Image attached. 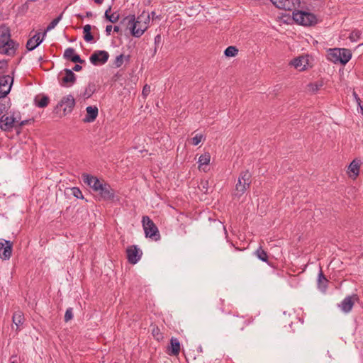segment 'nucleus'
I'll list each match as a JSON object with an SVG mask.
<instances>
[{
  "mask_svg": "<svg viewBox=\"0 0 363 363\" xmlns=\"http://www.w3.org/2000/svg\"><path fill=\"white\" fill-rule=\"evenodd\" d=\"M82 178L84 182L89 186L94 192L97 193L99 201L113 200L115 191L108 183L88 174H83Z\"/></svg>",
  "mask_w": 363,
  "mask_h": 363,
  "instance_id": "nucleus-1",
  "label": "nucleus"
},
{
  "mask_svg": "<svg viewBox=\"0 0 363 363\" xmlns=\"http://www.w3.org/2000/svg\"><path fill=\"white\" fill-rule=\"evenodd\" d=\"M150 21V14L143 11L135 18V15L125 17L123 22H125L130 30L131 34L135 38H140L148 28Z\"/></svg>",
  "mask_w": 363,
  "mask_h": 363,
  "instance_id": "nucleus-2",
  "label": "nucleus"
},
{
  "mask_svg": "<svg viewBox=\"0 0 363 363\" xmlns=\"http://www.w3.org/2000/svg\"><path fill=\"white\" fill-rule=\"evenodd\" d=\"M18 44L11 39L10 29L6 26H0V53L13 56Z\"/></svg>",
  "mask_w": 363,
  "mask_h": 363,
  "instance_id": "nucleus-3",
  "label": "nucleus"
},
{
  "mask_svg": "<svg viewBox=\"0 0 363 363\" xmlns=\"http://www.w3.org/2000/svg\"><path fill=\"white\" fill-rule=\"evenodd\" d=\"M293 18L298 24L305 26H313L317 23L315 15L304 11H294L293 12Z\"/></svg>",
  "mask_w": 363,
  "mask_h": 363,
  "instance_id": "nucleus-4",
  "label": "nucleus"
},
{
  "mask_svg": "<svg viewBox=\"0 0 363 363\" xmlns=\"http://www.w3.org/2000/svg\"><path fill=\"white\" fill-rule=\"evenodd\" d=\"M142 223L146 238H150L155 241L160 239L157 227L148 216H145L143 217Z\"/></svg>",
  "mask_w": 363,
  "mask_h": 363,
  "instance_id": "nucleus-5",
  "label": "nucleus"
},
{
  "mask_svg": "<svg viewBox=\"0 0 363 363\" xmlns=\"http://www.w3.org/2000/svg\"><path fill=\"white\" fill-rule=\"evenodd\" d=\"M251 184V174L248 171L242 172L235 185V195L240 196L250 187Z\"/></svg>",
  "mask_w": 363,
  "mask_h": 363,
  "instance_id": "nucleus-6",
  "label": "nucleus"
},
{
  "mask_svg": "<svg viewBox=\"0 0 363 363\" xmlns=\"http://www.w3.org/2000/svg\"><path fill=\"white\" fill-rule=\"evenodd\" d=\"M109 54L105 50H96L90 56L89 60L94 65H104L108 60Z\"/></svg>",
  "mask_w": 363,
  "mask_h": 363,
  "instance_id": "nucleus-7",
  "label": "nucleus"
},
{
  "mask_svg": "<svg viewBox=\"0 0 363 363\" xmlns=\"http://www.w3.org/2000/svg\"><path fill=\"white\" fill-rule=\"evenodd\" d=\"M128 261L133 264H135L140 259L143 252L137 245H130L126 250Z\"/></svg>",
  "mask_w": 363,
  "mask_h": 363,
  "instance_id": "nucleus-8",
  "label": "nucleus"
},
{
  "mask_svg": "<svg viewBox=\"0 0 363 363\" xmlns=\"http://www.w3.org/2000/svg\"><path fill=\"white\" fill-rule=\"evenodd\" d=\"M13 79L9 75L0 76V96H6L10 92Z\"/></svg>",
  "mask_w": 363,
  "mask_h": 363,
  "instance_id": "nucleus-9",
  "label": "nucleus"
},
{
  "mask_svg": "<svg viewBox=\"0 0 363 363\" xmlns=\"http://www.w3.org/2000/svg\"><path fill=\"white\" fill-rule=\"evenodd\" d=\"M75 105V100L72 95H67L63 97L61 101L57 105L56 108H62L64 114L66 115L72 112L74 106Z\"/></svg>",
  "mask_w": 363,
  "mask_h": 363,
  "instance_id": "nucleus-10",
  "label": "nucleus"
},
{
  "mask_svg": "<svg viewBox=\"0 0 363 363\" xmlns=\"http://www.w3.org/2000/svg\"><path fill=\"white\" fill-rule=\"evenodd\" d=\"M13 243L9 240L0 238V258L9 259L12 254Z\"/></svg>",
  "mask_w": 363,
  "mask_h": 363,
  "instance_id": "nucleus-11",
  "label": "nucleus"
},
{
  "mask_svg": "<svg viewBox=\"0 0 363 363\" xmlns=\"http://www.w3.org/2000/svg\"><path fill=\"white\" fill-rule=\"evenodd\" d=\"M65 75L59 79L60 84L62 86L69 87L72 86L76 80L77 77L72 70L65 68L64 69Z\"/></svg>",
  "mask_w": 363,
  "mask_h": 363,
  "instance_id": "nucleus-12",
  "label": "nucleus"
},
{
  "mask_svg": "<svg viewBox=\"0 0 363 363\" xmlns=\"http://www.w3.org/2000/svg\"><path fill=\"white\" fill-rule=\"evenodd\" d=\"M16 118L13 115L6 116L3 114L0 118V129L3 131H10L15 127Z\"/></svg>",
  "mask_w": 363,
  "mask_h": 363,
  "instance_id": "nucleus-13",
  "label": "nucleus"
},
{
  "mask_svg": "<svg viewBox=\"0 0 363 363\" xmlns=\"http://www.w3.org/2000/svg\"><path fill=\"white\" fill-rule=\"evenodd\" d=\"M362 162L360 160L354 159L353 160L348 167L347 173L350 178L354 179L359 175V168L361 166Z\"/></svg>",
  "mask_w": 363,
  "mask_h": 363,
  "instance_id": "nucleus-14",
  "label": "nucleus"
},
{
  "mask_svg": "<svg viewBox=\"0 0 363 363\" xmlns=\"http://www.w3.org/2000/svg\"><path fill=\"white\" fill-rule=\"evenodd\" d=\"M354 298L355 296H346L338 305V306L344 313H347L350 312L353 308V306L354 304Z\"/></svg>",
  "mask_w": 363,
  "mask_h": 363,
  "instance_id": "nucleus-15",
  "label": "nucleus"
},
{
  "mask_svg": "<svg viewBox=\"0 0 363 363\" xmlns=\"http://www.w3.org/2000/svg\"><path fill=\"white\" fill-rule=\"evenodd\" d=\"M40 33H37L27 41L26 48L28 50H33L43 42L45 36L43 35V38H40Z\"/></svg>",
  "mask_w": 363,
  "mask_h": 363,
  "instance_id": "nucleus-16",
  "label": "nucleus"
},
{
  "mask_svg": "<svg viewBox=\"0 0 363 363\" xmlns=\"http://www.w3.org/2000/svg\"><path fill=\"white\" fill-rule=\"evenodd\" d=\"M270 1L277 8L286 11H291L294 6L293 0H270Z\"/></svg>",
  "mask_w": 363,
  "mask_h": 363,
  "instance_id": "nucleus-17",
  "label": "nucleus"
},
{
  "mask_svg": "<svg viewBox=\"0 0 363 363\" xmlns=\"http://www.w3.org/2000/svg\"><path fill=\"white\" fill-rule=\"evenodd\" d=\"M290 65L299 71H303L306 69L308 60L305 57L299 56L292 60Z\"/></svg>",
  "mask_w": 363,
  "mask_h": 363,
  "instance_id": "nucleus-18",
  "label": "nucleus"
},
{
  "mask_svg": "<svg viewBox=\"0 0 363 363\" xmlns=\"http://www.w3.org/2000/svg\"><path fill=\"white\" fill-rule=\"evenodd\" d=\"M86 111V115L83 121L85 123L93 122L98 116V108L96 106H87Z\"/></svg>",
  "mask_w": 363,
  "mask_h": 363,
  "instance_id": "nucleus-19",
  "label": "nucleus"
},
{
  "mask_svg": "<svg viewBox=\"0 0 363 363\" xmlns=\"http://www.w3.org/2000/svg\"><path fill=\"white\" fill-rule=\"evenodd\" d=\"M180 351V342L175 338L172 337L170 340V345L168 347V354L170 355H178Z\"/></svg>",
  "mask_w": 363,
  "mask_h": 363,
  "instance_id": "nucleus-20",
  "label": "nucleus"
},
{
  "mask_svg": "<svg viewBox=\"0 0 363 363\" xmlns=\"http://www.w3.org/2000/svg\"><path fill=\"white\" fill-rule=\"evenodd\" d=\"M340 48H330L328 50L327 59L333 63H340Z\"/></svg>",
  "mask_w": 363,
  "mask_h": 363,
  "instance_id": "nucleus-21",
  "label": "nucleus"
},
{
  "mask_svg": "<svg viewBox=\"0 0 363 363\" xmlns=\"http://www.w3.org/2000/svg\"><path fill=\"white\" fill-rule=\"evenodd\" d=\"M352 57V52L349 49L340 48V63L345 65H346Z\"/></svg>",
  "mask_w": 363,
  "mask_h": 363,
  "instance_id": "nucleus-22",
  "label": "nucleus"
},
{
  "mask_svg": "<svg viewBox=\"0 0 363 363\" xmlns=\"http://www.w3.org/2000/svg\"><path fill=\"white\" fill-rule=\"evenodd\" d=\"M12 321L17 327L16 330H18L19 326L22 325L25 321V318L23 312L20 311L14 312L12 316Z\"/></svg>",
  "mask_w": 363,
  "mask_h": 363,
  "instance_id": "nucleus-23",
  "label": "nucleus"
},
{
  "mask_svg": "<svg viewBox=\"0 0 363 363\" xmlns=\"http://www.w3.org/2000/svg\"><path fill=\"white\" fill-rule=\"evenodd\" d=\"M49 100V97L45 95H37L34 99V103L39 108H45L48 105Z\"/></svg>",
  "mask_w": 363,
  "mask_h": 363,
  "instance_id": "nucleus-24",
  "label": "nucleus"
},
{
  "mask_svg": "<svg viewBox=\"0 0 363 363\" xmlns=\"http://www.w3.org/2000/svg\"><path fill=\"white\" fill-rule=\"evenodd\" d=\"M328 281V279H326L322 269H320V272L318 273V280H317V284H318V288L321 290H325L327 287Z\"/></svg>",
  "mask_w": 363,
  "mask_h": 363,
  "instance_id": "nucleus-25",
  "label": "nucleus"
},
{
  "mask_svg": "<svg viewBox=\"0 0 363 363\" xmlns=\"http://www.w3.org/2000/svg\"><path fill=\"white\" fill-rule=\"evenodd\" d=\"M11 107L10 99L6 98V96H0V108L3 113H8V111Z\"/></svg>",
  "mask_w": 363,
  "mask_h": 363,
  "instance_id": "nucleus-26",
  "label": "nucleus"
},
{
  "mask_svg": "<svg viewBox=\"0 0 363 363\" xmlns=\"http://www.w3.org/2000/svg\"><path fill=\"white\" fill-rule=\"evenodd\" d=\"M130 59V55L125 56L123 54H121L116 57V59L113 62V65L116 68H119L122 66L124 61L129 62Z\"/></svg>",
  "mask_w": 363,
  "mask_h": 363,
  "instance_id": "nucleus-27",
  "label": "nucleus"
},
{
  "mask_svg": "<svg viewBox=\"0 0 363 363\" xmlns=\"http://www.w3.org/2000/svg\"><path fill=\"white\" fill-rule=\"evenodd\" d=\"M96 91V85L91 82L89 83L87 86L85 88V90L82 94L83 97L84 99H89L90 98L93 94Z\"/></svg>",
  "mask_w": 363,
  "mask_h": 363,
  "instance_id": "nucleus-28",
  "label": "nucleus"
},
{
  "mask_svg": "<svg viewBox=\"0 0 363 363\" xmlns=\"http://www.w3.org/2000/svg\"><path fill=\"white\" fill-rule=\"evenodd\" d=\"M111 6H109L105 11V18L111 23H116L119 20V14L113 13L110 14Z\"/></svg>",
  "mask_w": 363,
  "mask_h": 363,
  "instance_id": "nucleus-29",
  "label": "nucleus"
},
{
  "mask_svg": "<svg viewBox=\"0 0 363 363\" xmlns=\"http://www.w3.org/2000/svg\"><path fill=\"white\" fill-rule=\"evenodd\" d=\"M255 255L257 257L258 259L262 260V262H268V255L266 251H264L262 247H259L255 252Z\"/></svg>",
  "mask_w": 363,
  "mask_h": 363,
  "instance_id": "nucleus-30",
  "label": "nucleus"
},
{
  "mask_svg": "<svg viewBox=\"0 0 363 363\" xmlns=\"http://www.w3.org/2000/svg\"><path fill=\"white\" fill-rule=\"evenodd\" d=\"M62 13H61L59 16H57V18H55V19H53L50 23L49 25L47 26L46 28V30H45V32L43 33V36H45L46 35V33L48 31H50L51 30H52L53 28H55V26L58 24V23L61 21L62 19Z\"/></svg>",
  "mask_w": 363,
  "mask_h": 363,
  "instance_id": "nucleus-31",
  "label": "nucleus"
},
{
  "mask_svg": "<svg viewBox=\"0 0 363 363\" xmlns=\"http://www.w3.org/2000/svg\"><path fill=\"white\" fill-rule=\"evenodd\" d=\"M152 336L154 337V338L155 340H157V341H160L163 339V335L162 333H161L160 328L156 326V325H154L152 327Z\"/></svg>",
  "mask_w": 363,
  "mask_h": 363,
  "instance_id": "nucleus-32",
  "label": "nucleus"
},
{
  "mask_svg": "<svg viewBox=\"0 0 363 363\" xmlns=\"http://www.w3.org/2000/svg\"><path fill=\"white\" fill-rule=\"evenodd\" d=\"M238 52V50L235 46H229L224 51L226 57H235Z\"/></svg>",
  "mask_w": 363,
  "mask_h": 363,
  "instance_id": "nucleus-33",
  "label": "nucleus"
},
{
  "mask_svg": "<svg viewBox=\"0 0 363 363\" xmlns=\"http://www.w3.org/2000/svg\"><path fill=\"white\" fill-rule=\"evenodd\" d=\"M75 55L74 49L72 48H68L65 50L63 57L65 59L69 60L71 61L72 57H73V55Z\"/></svg>",
  "mask_w": 363,
  "mask_h": 363,
  "instance_id": "nucleus-34",
  "label": "nucleus"
},
{
  "mask_svg": "<svg viewBox=\"0 0 363 363\" xmlns=\"http://www.w3.org/2000/svg\"><path fill=\"white\" fill-rule=\"evenodd\" d=\"M360 35L361 32L358 30H354L350 34L349 38L351 41L355 42L360 38Z\"/></svg>",
  "mask_w": 363,
  "mask_h": 363,
  "instance_id": "nucleus-35",
  "label": "nucleus"
},
{
  "mask_svg": "<svg viewBox=\"0 0 363 363\" xmlns=\"http://www.w3.org/2000/svg\"><path fill=\"white\" fill-rule=\"evenodd\" d=\"M73 308L69 307L68 308L65 314V321L68 322L73 318Z\"/></svg>",
  "mask_w": 363,
  "mask_h": 363,
  "instance_id": "nucleus-36",
  "label": "nucleus"
},
{
  "mask_svg": "<svg viewBox=\"0 0 363 363\" xmlns=\"http://www.w3.org/2000/svg\"><path fill=\"white\" fill-rule=\"evenodd\" d=\"M203 138L202 134H196L194 137L191 138V143L194 145H197Z\"/></svg>",
  "mask_w": 363,
  "mask_h": 363,
  "instance_id": "nucleus-37",
  "label": "nucleus"
},
{
  "mask_svg": "<svg viewBox=\"0 0 363 363\" xmlns=\"http://www.w3.org/2000/svg\"><path fill=\"white\" fill-rule=\"evenodd\" d=\"M322 85L321 84H318L316 83H311L308 85V90L314 94L318 90H319L320 87Z\"/></svg>",
  "mask_w": 363,
  "mask_h": 363,
  "instance_id": "nucleus-38",
  "label": "nucleus"
},
{
  "mask_svg": "<svg viewBox=\"0 0 363 363\" xmlns=\"http://www.w3.org/2000/svg\"><path fill=\"white\" fill-rule=\"evenodd\" d=\"M72 192L73 196L77 199H83L84 198L82 191L77 187H73L72 189Z\"/></svg>",
  "mask_w": 363,
  "mask_h": 363,
  "instance_id": "nucleus-39",
  "label": "nucleus"
},
{
  "mask_svg": "<svg viewBox=\"0 0 363 363\" xmlns=\"http://www.w3.org/2000/svg\"><path fill=\"white\" fill-rule=\"evenodd\" d=\"M208 220L210 221V223L213 222L216 226V228H217L219 230H225V226L223 225V223L220 221V220H212L211 218H208Z\"/></svg>",
  "mask_w": 363,
  "mask_h": 363,
  "instance_id": "nucleus-40",
  "label": "nucleus"
},
{
  "mask_svg": "<svg viewBox=\"0 0 363 363\" xmlns=\"http://www.w3.org/2000/svg\"><path fill=\"white\" fill-rule=\"evenodd\" d=\"M8 67V62L6 60H0V74H4L6 72Z\"/></svg>",
  "mask_w": 363,
  "mask_h": 363,
  "instance_id": "nucleus-41",
  "label": "nucleus"
},
{
  "mask_svg": "<svg viewBox=\"0 0 363 363\" xmlns=\"http://www.w3.org/2000/svg\"><path fill=\"white\" fill-rule=\"evenodd\" d=\"M71 61L74 63H80V64L85 62V61L84 60H82L80 56L77 54H75L74 55H73V57H72Z\"/></svg>",
  "mask_w": 363,
  "mask_h": 363,
  "instance_id": "nucleus-42",
  "label": "nucleus"
},
{
  "mask_svg": "<svg viewBox=\"0 0 363 363\" xmlns=\"http://www.w3.org/2000/svg\"><path fill=\"white\" fill-rule=\"evenodd\" d=\"M150 93V86H149L148 84H145L144 86H143V91H142V95L146 98L149 94Z\"/></svg>",
  "mask_w": 363,
  "mask_h": 363,
  "instance_id": "nucleus-43",
  "label": "nucleus"
},
{
  "mask_svg": "<svg viewBox=\"0 0 363 363\" xmlns=\"http://www.w3.org/2000/svg\"><path fill=\"white\" fill-rule=\"evenodd\" d=\"M204 156L203 155H201L199 158V169L201 171V170H204V167H203L204 165V162H203V160H204Z\"/></svg>",
  "mask_w": 363,
  "mask_h": 363,
  "instance_id": "nucleus-44",
  "label": "nucleus"
},
{
  "mask_svg": "<svg viewBox=\"0 0 363 363\" xmlns=\"http://www.w3.org/2000/svg\"><path fill=\"white\" fill-rule=\"evenodd\" d=\"M84 39L86 42H91V41L93 40L94 37H93V35H91V33H86V34L84 35Z\"/></svg>",
  "mask_w": 363,
  "mask_h": 363,
  "instance_id": "nucleus-45",
  "label": "nucleus"
},
{
  "mask_svg": "<svg viewBox=\"0 0 363 363\" xmlns=\"http://www.w3.org/2000/svg\"><path fill=\"white\" fill-rule=\"evenodd\" d=\"M91 26L89 24L85 25L83 28L84 34L91 33Z\"/></svg>",
  "mask_w": 363,
  "mask_h": 363,
  "instance_id": "nucleus-46",
  "label": "nucleus"
},
{
  "mask_svg": "<svg viewBox=\"0 0 363 363\" xmlns=\"http://www.w3.org/2000/svg\"><path fill=\"white\" fill-rule=\"evenodd\" d=\"M352 95H353V96H354V98L355 99V101L357 102V105L360 106V104L362 103V101L359 99V97L358 96L357 94L355 91H353Z\"/></svg>",
  "mask_w": 363,
  "mask_h": 363,
  "instance_id": "nucleus-47",
  "label": "nucleus"
},
{
  "mask_svg": "<svg viewBox=\"0 0 363 363\" xmlns=\"http://www.w3.org/2000/svg\"><path fill=\"white\" fill-rule=\"evenodd\" d=\"M112 28H113V26L111 25L106 26V32L108 35H109L111 34V31Z\"/></svg>",
  "mask_w": 363,
  "mask_h": 363,
  "instance_id": "nucleus-48",
  "label": "nucleus"
},
{
  "mask_svg": "<svg viewBox=\"0 0 363 363\" xmlns=\"http://www.w3.org/2000/svg\"><path fill=\"white\" fill-rule=\"evenodd\" d=\"M82 69V67L79 65H75L73 68L72 71L79 72Z\"/></svg>",
  "mask_w": 363,
  "mask_h": 363,
  "instance_id": "nucleus-49",
  "label": "nucleus"
},
{
  "mask_svg": "<svg viewBox=\"0 0 363 363\" xmlns=\"http://www.w3.org/2000/svg\"><path fill=\"white\" fill-rule=\"evenodd\" d=\"M29 121L28 120H24V121H22L19 124H18V128H21L22 126L23 125H26L28 123Z\"/></svg>",
  "mask_w": 363,
  "mask_h": 363,
  "instance_id": "nucleus-50",
  "label": "nucleus"
},
{
  "mask_svg": "<svg viewBox=\"0 0 363 363\" xmlns=\"http://www.w3.org/2000/svg\"><path fill=\"white\" fill-rule=\"evenodd\" d=\"M161 40V36L160 35H157L155 38V44L159 43Z\"/></svg>",
  "mask_w": 363,
  "mask_h": 363,
  "instance_id": "nucleus-51",
  "label": "nucleus"
},
{
  "mask_svg": "<svg viewBox=\"0 0 363 363\" xmlns=\"http://www.w3.org/2000/svg\"><path fill=\"white\" fill-rule=\"evenodd\" d=\"M210 160H211V156L208 154L206 153V158H205L206 165L208 164V163L210 162Z\"/></svg>",
  "mask_w": 363,
  "mask_h": 363,
  "instance_id": "nucleus-52",
  "label": "nucleus"
},
{
  "mask_svg": "<svg viewBox=\"0 0 363 363\" xmlns=\"http://www.w3.org/2000/svg\"><path fill=\"white\" fill-rule=\"evenodd\" d=\"M150 14V18H152V19L159 18V16H156V13L155 11H152Z\"/></svg>",
  "mask_w": 363,
  "mask_h": 363,
  "instance_id": "nucleus-53",
  "label": "nucleus"
},
{
  "mask_svg": "<svg viewBox=\"0 0 363 363\" xmlns=\"http://www.w3.org/2000/svg\"><path fill=\"white\" fill-rule=\"evenodd\" d=\"M113 30H114V32L118 33V32L120 31V28H119V26H115L113 27Z\"/></svg>",
  "mask_w": 363,
  "mask_h": 363,
  "instance_id": "nucleus-54",
  "label": "nucleus"
},
{
  "mask_svg": "<svg viewBox=\"0 0 363 363\" xmlns=\"http://www.w3.org/2000/svg\"><path fill=\"white\" fill-rule=\"evenodd\" d=\"M104 0H94V1L97 4H101Z\"/></svg>",
  "mask_w": 363,
  "mask_h": 363,
  "instance_id": "nucleus-55",
  "label": "nucleus"
},
{
  "mask_svg": "<svg viewBox=\"0 0 363 363\" xmlns=\"http://www.w3.org/2000/svg\"><path fill=\"white\" fill-rule=\"evenodd\" d=\"M358 106L360 108L361 113L363 115V104H361L360 106Z\"/></svg>",
  "mask_w": 363,
  "mask_h": 363,
  "instance_id": "nucleus-56",
  "label": "nucleus"
},
{
  "mask_svg": "<svg viewBox=\"0 0 363 363\" xmlns=\"http://www.w3.org/2000/svg\"><path fill=\"white\" fill-rule=\"evenodd\" d=\"M86 16H92L91 12V11H88V12H86Z\"/></svg>",
  "mask_w": 363,
  "mask_h": 363,
  "instance_id": "nucleus-57",
  "label": "nucleus"
},
{
  "mask_svg": "<svg viewBox=\"0 0 363 363\" xmlns=\"http://www.w3.org/2000/svg\"><path fill=\"white\" fill-rule=\"evenodd\" d=\"M11 363H16L15 361H12Z\"/></svg>",
  "mask_w": 363,
  "mask_h": 363,
  "instance_id": "nucleus-58",
  "label": "nucleus"
}]
</instances>
